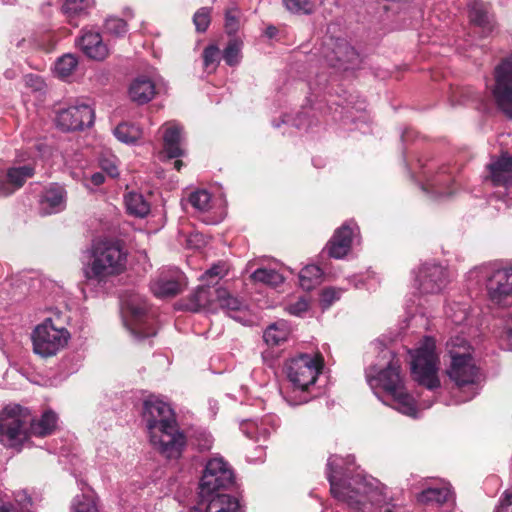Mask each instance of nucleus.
I'll return each instance as SVG.
<instances>
[{
    "label": "nucleus",
    "mask_w": 512,
    "mask_h": 512,
    "mask_svg": "<svg viewBox=\"0 0 512 512\" xmlns=\"http://www.w3.org/2000/svg\"><path fill=\"white\" fill-rule=\"evenodd\" d=\"M420 179L424 191L437 196H449L454 191L451 186L456 181L455 170L447 165L438 166L435 163H430L426 167H422Z\"/></svg>",
    "instance_id": "13"
},
{
    "label": "nucleus",
    "mask_w": 512,
    "mask_h": 512,
    "mask_svg": "<svg viewBox=\"0 0 512 512\" xmlns=\"http://www.w3.org/2000/svg\"><path fill=\"white\" fill-rule=\"evenodd\" d=\"M151 268V264L144 250H136L133 255L130 254V271L132 270L136 277H142Z\"/></svg>",
    "instance_id": "38"
},
{
    "label": "nucleus",
    "mask_w": 512,
    "mask_h": 512,
    "mask_svg": "<svg viewBox=\"0 0 512 512\" xmlns=\"http://www.w3.org/2000/svg\"><path fill=\"white\" fill-rule=\"evenodd\" d=\"M104 32L115 37H122L127 31V23L123 18L110 15L105 19L103 25Z\"/></svg>",
    "instance_id": "41"
},
{
    "label": "nucleus",
    "mask_w": 512,
    "mask_h": 512,
    "mask_svg": "<svg viewBox=\"0 0 512 512\" xmlns=\"http://www.w3.org/2000/svg\"><path fill=\"white\" fill-rule=\"evenodd\" d=\"M416 283L422 294L439 293L449 283L448 270L438 263H425L419 268Z\"/></svg>",
    "instance_id": "15"
},
{
    "label": "nucleus",
    "mask_w": 512,
    "mask_h": 512,
    "mask_svg": "<svg viewBox=\"0 0 512 512\" xmlns=\"http://www.w3.org/2000/svg\"><path fill=\"white\" fill-rule=\"evenodd\" d=\"M23 80L25 86L34 92L42 91L45 87L43 79L38 75L28 74L24 76Z\"/></svg>",
    "instance_id": "53"
},
{
    "label": "nucleus",
    "mask_w": 512,
    "mask_h": 512,
    "mask_svg": "<svg viewBox=\"0 0 512 512\" xmlns=\"http://www.w3.org/2000/svg\"><path fill=\"white\" fill-rule=\"evenodd\" d=\"M101 168L111 177L119 175L118 167L114 159L103 158L100 160Z\"/></svg>",
    "instance_id": "54"
},
{
    "label": "nucleus",
    "mask_w": 512,
    "mask_h": 512,
    "mask_svg": "<svg viewBox=\"0 0 512 512\" xmlns=\"http://www.w3.org/2000/svg\"><path fill=\"white\" fill-rule=\"evenodd\" d=\"M376 348L380 350V359L369 366L366 371V379L371 389H382L393 398L394 407L400 413L416 417L417 407L415 399L404 391L403 378L400 364L393 352L377 341Z\"/></svg>",
    "instance_id": "5"
},
{
    "label": "nucleus",
    "mask_w": 512,
    "mask_h": 512,
    "mask_svg": "<svg viewBox=\"0 0 512 512\" xmlns=\"http://www.w3.org/2000/svg\"><path fill=\"white\" fill-rule=\"evenodd\" d=\"M163 149L168 158H178L184 155L182 149V127L176 122H168L162 126Z\"/></svg>",
    "instance_id": "28"
},
{
    "label": "nucleus",
    "mask_w": 512,
    "mask_h": 512,
    "mask_svg": "<svg viewBox=\"0 0 512 512\" xmlns=\"http://www.w3.org/2000/svg\"><path fill=\"white\" fill-rule=\"evenodd\" d=\"M283 123L291 124L292 126H295L298 129L305 130H308L312 125V121L310 119L308 111H301L295 117L285 115Z\"/></svg>",
    "instance_id": "48"
},
{
    "label": "nucleus",
    "mask_w": 512,
    "mask_h": 512,
    "mask_svg": "<svg viewBox=\"0 0 512 512\" xmlns=\"http://www.w3.org/2000/svg\"><path fill=\"white\" fill-rule=\"evenodd\" d=\"M502 337H504L509 342L507 348L509 350H512V327L511 326H508L505 328Z\"/></svg>",
    "instance_id": "59"
},
{
    "label": "nucleus",
    "mask_w": 512,
    "mask_h": 512,
    "mask_svg": "<svg viewBox=\"0 0 512 512\" xmlns=\"http://www.w3.org/2000/svg\"><path fill=\"white\" fill-rule=\"evenodd\" d=\"M285 373L292 385L294 393H301L299 398L284 396L290 405H299L309 401L307 395L309 388L315 384L322 369V362L318 356L300 354L286 361Z\"/></svg>",
    "instance_id": "9"
},
{
    "label": "nucleus",
    "mask_w": 512,
    "mask_h": 512,
    "mask_svg": "<svg viewBox=\"0 0 512 512\" xmlns=\"http://www.w3.org/2000/svg\"><path fill=\"white\" fill-rule=\"evenodd\" d=\"M435 349V340L431 337H424L419 346L410 351L412 376L415 381L429 390L440 386L437 376L439 359Z\"/></svg>",
    "instance_id": "10"
},
{
    "label": "nucleus",
    "mask_w": 512,
    "mask_h": 512,
    "mask_svg": "<svg viewBox=\"0 0 512 512\" xmlns=\"http://www.w3.org/2000/svg\"><path fill=\"white\" fill-rule=\"evenodd\" d=\"M354 286H355L356 288H361V287L363 286V283H362L361 281H359V282H356V283L354 284Z\"/></svg>",
    "instance_id": "64"
},
{
    "label": "nucleus",
    "mask_w": 512,
    "mask_h": 512,
    "mask_svg": "<svg viewBox=\"0 0 512 512\" xmlns=\"http://www.w3.org/2000/svg\"><path fill=\"white\" fill-rule=\"evenodd\" d=\"M182 166H183V162H182L181 160H176V161L174 162V168H175L176 170H178V171H179V170L181 169V167H182Z\"/></svg>",
    "instance_id": "61"
},
{
    "label": "nucleus",
    "mask_w": 512,
    "mask_h": 512,
    "mask_svg": "<svg viewBox=\"0 0 512 512\" xmlns=\"http://www.w3.org/2000/svg\"><path fill=\"white\" fill-rule=\"evenodd\" d=\"M471 285L486 284L489 299L498 306L512 304V266L498 267L487 263L476 266L467 273Z\"/></svg>",
    "instance_id": "8"
},
{
    "label": "nucleus",
    "mask_w": 512,
    "mask_h": 512,
    "mask_svg": "<svg viewBox=\"0 0 512 512\" xmlns=\"http://www.w3.org/2000/svg\"><path fill=\"white\" fill-rule=\"evenodd\" d=\"M287 10L298 14H311L314 10V4L309 0H284Z\"/></svg>",
    "instance_id": "47"
},
{
    "label": "nucleus",
    "mask_w": 512,
    "mask_h": 512,
    "mask_svg": "<svg viewBox=\"0 0 512 512\" xmlns=\"http://www.w3.org/2000/svg\"><path fill=\"white\" fill-rule=\"evenodd\" d=\"M188 202L198 212H207L212 207V196L205 189H198L190 193Z\"/></svg>",
    "instance_id": "36"
},
{
    "label": "nucleus",
    "mask_w": 512,
    "mask_h": 512,
    "mask_svg": "<svg viewBox=\"0 0 512 512\" xmlns=\"http://www.w3.org/2000/svg\"><path fill=\"white\" fill-rule=\"evenodd\" d=\"M66 207V191L64 187L52 184L41 194L38 211L43 216L59 213Z\"/></svg>",
    "instance_id": "23"
},
{
    "label": "nucleus",
    "mask_w": 512,
    "mask_h": 512,
    "mask_svg": "<svg viewBox=\"0 0 512 512\" xmlns=\"http://www.w3.org/2000/svg\"><path fill=\"white\" fill-rule=\"evenodd\" d=\"M94 117V110L89 105L79 104L60 110L56 122L63 131H75L91 126Z\"/></svg>",
    "instance_id": "17"
},
{
    "label": "nucleus",
    "mask_w": 512,
    "mask_h": 512,
    "mask_svg": "<svg viewBox=\"0 0 512 512\" xmlns=\"http://www.w3.org/2000/svg\"><path fill=\"white\" fill-rule=\"evenodd\" d=\"M151 203L141 193L130 192V216L145 218L150 214Z\"/></svg>",
    "instance_id": "34"
},
{
    "label": "nucleus",
    "mask_w": 512,
    "mask_h": 512,
    "mask_svg": "<svg viewBox=\"0 0 512 512\" xmlns=\"http://www.w3.org/2000/svg\"><path fill=\"white\" fill-rule=\"evenodd\" d=\"M127 255L124 242L121 240H94L81 258V271L85 283L97 289H104L112 278L126 270Z\"/></svg>",
    "instance_id": "3"
},
{
    "label": "nucleus",
    "mask_w": 512,
    "mask_h": 512,
    "mask_svg": "<svg viewBox=\"0 0 512 512\" xmlns=\"http://www.w3.org/2000/svg\"><path fill=\"white\" fill-rule=\"evenodd\" d=\"M136 299L130 294V334L136 341H143L156 335L154 318L148 314L147 305H136Z\"/></svg>",
    "instance_id": "16"
},
{
    "label": "nucleus",
    "mask_w": 512,
    "mask_h": 512,
    "mask_svg": "<svg viewBox=\"0 0 512 512\" xmlns=\"http://www.w3.org/2000/svg\"><path fill=\"white\" fill-rule=\"evenodd\" d=\"M142 419L153 448L167 459H178L187 441L171 406L151 397L143 403Z\"/></svg>",
    "instance_id": "2"
},
{
    "label": "nucleus",
    "mask_w": 512,
    "mask_h": 512,
    "mask_svg": "<svg viewBox=\"0 0 512 512\" xmlns=\"http://www.w3.org/2000/svg\"><path fill=\"white\" fill-rule=\"evenodd\" d=\"M322 276V271L317 265H307L299 273V283L304 290H311Z\"/></svg>",
    "instance_id": "35"
},
{
    "label": "nucleus",
    "mask_w": 512,
    "mask_h": 512,
    "mask_svg": "<svg viewBox=\"0 0 512 512\" xmlns=\"http://www.w3.org/2000/svg\"><path fill=\"white\" fill-rule=\"evenodd\" d=\"M225 28L228 34H235L240 28V10L230 7L225 13Z\"/></svg>",
    "instance_id": "45"
},
{
    "label": "nucleus",
    "mask_w": 512,
    "mask_h": 512,
    "mask_svg": "<svg viewBox=\"0 0 512 512\" xmlns=\"http://www.w3.org/2000/svg\"><path fill=\"white\" fill-rule=\"evenodd\" d=\"M234 484V473L221 457L211 458L199 483V502L189 512H241L238 497L225 493Z\"/></svg>",
    "instance_id": "4"
},
{
    "label": "nucleus",
    "mask_w": 512,
    "mask_h": 512,
    "mask_svg": "<svg viewBox=\"0 0 512 512\" xmlns=\"http://www.w3.org/2000/svg\"><path fill=\"white\" fill-rule=\"evenodd\" d=\"M241 47V42L236 39H232L228 42L223 52V58L229 66L239 64L241 60Z\"/></svg>",
    "instance_id": "42"
},
{
    "label": "nucleus",
    "mask_w": 512,
    "mask_h": 512,
    "mask_svg": "<svg viewBox=\"0 0 512 512\" xmlns=\"http://www.w3.org/2000/svg\"><path fill=\"white\" fill-rule=\"evenodd\" d=\"M496 512H512V494L506 495Z\"/></svg>",
    "instance_id": "58"
},
{
    "label": "nucleus",
    "mask_w": 512,
    "mask_h": 512,
    "mask_svg": "<svg viewBox=\"0 0 512 512\" xmlns=\"http://www.w3.org/2000/svg\"><path fill=\"white\" fill-rule=\"evenodd\" d=\"M227 265L225 262H218L207 269L200 277L202 281L212 283L214 280L220 279L227 274Z\"/></svg>",
    "instance_id": "46"
},
{
    "label": "nucleus",
    "mask_w": 512,
    "mask_h": 512,
    "mask_svg": "<svg viewBox=\"0 0 512 512\" xmlns=\"http://www.w3.org/2000/svg\"><path fill=\"white\" fill-rule=\"evenodd\" d=\"M251 278L255 282H261L270 286H278L283 283L284 277L276 270L269 268H258L256 269Z\"/></svg>",
    "instance_id": "37"
},
{
    "label": "nucleus",
    "mask_w": 512,
    "mask_h": 512,
    "mask_svg": "<svg viewBox=\"0 0 512 512\" xmlns=\"http://www.w3.org/2000/svg\"><path fill=\"white\" fill-rule=\"evenodd\" d=\"M451 359L447 370L449 378L467 393L463 401L473 399L480 391L481 373L470 354V347L465 338L457 336L447 343Z\"/></svg>",
    "instance_id": "7"
},
{
    "label": "nucleus",
    "mask_w": 512,
    "mask_h": 512,
    "mask_svg": "<svg viewBox=\"0 0 512 512\" xmlns=\"http://www.w3.org/2000/svg\"><path fill=\"white\" fill-rule=\"evenodd\" d=\"M156 94L155 83L146 76L136 78L130 83V101L139 105L150 102Z\"/></svg>",
    "instance_id": "29"
},
{
    "label": "nucleus",
    "mask_w": 512,
    "mask_h": 512,
    "mask_svg": "<svg viewBox=\"0 0 512 512\" xmlns=\"http://www.w3.org/2000/svg\"><path fill=\"white\" fill-rule=\"evenodd\" d=\"M491 95L497 108L512 119V54L495 67Z\"/></svg>",
    "instance_id": "12"
},
{
    "label": "nucleus",
    "mask_w": 512,
    "mask_h": 512,
    "mask_svg": "<svg viewBox=\"0 0 512 512\" xmlns=\"http://www.w3.org/2000/svg\"><path fill=\"white\" fill-rule=\"evenodd\" d=\"M216 306L218 305L221 309L235 321L240 322L243 325L252 324L251 313L244 301L231 295L225 288L218 287L216 290Z\"/></svg>",
    "instance_id": "20"
},
{
    "label": "nucleus",
    "mask_w": 512,
    "mask_h": 512,
    "mask_svg": "<svg viewBox=\"0 0 512 512\" xmlns=\"http://www.w3.org/2000/svg\"><path fill=\"white\" fill-rule=\"evenodd\" d=\"M416 498L418 503L432 512H453L456 507L454 491L446 482L425 487Z\"/></svg>",
    "instance_id": "14"
},
{
    "label": "nucleus",
    "mask_w": 512,
    "mask_h": 512,
    "mask_svg": "<svg viewBox=\"0 0 512 512\" xmlns=\"http://www.w3.org/2000/svg\"><path fill=\"white\" fill-rule=\"evenodd\" d=\"M120 398H121L122 402L124 403V402H125V398H126V393H125V391H122V392L120 393Z\"/></svg>",
    "instance_id": "63"
},
{
    "label": "nucleus",
    "mask_w": 512,
    "mask_h": 512,
    "mask_svg": "<svg viewBox=\"0 0 512 512\" xmlns=\"http://www.w3.org/2000/svg\"><path fill=\"white\" fill-rule=\"evenodd\" d=\"M114 136L123 143H128V125L126 123H120L115 127Z\"/></svg>",
    "instance_id": "56"
},
{
    "label": "nucleus",
    "mask_w": 512,
    "mask_h": 512,
    "mask_svg": "<svg viewBox=\"0 0 512 512\" xmlns=\"http://www.w3.org/2000/svg\"><path fill=\"white\" fill-rule=\"evenodd\" d=\"M71 176L82 182L83 185L88 188L92 189L93 187H98L104 183V175L100 172H96L90 176H88L85 172H78L76 170L71 172Z\"/></svg>",
    "instance_id": "43"
},
{
    "label": "nucleus",
    "mask_w": 512,
    "mask_h": 512,
    "mask_svg": "<svg viewBox=\"0 0 512 512\" xmlns=\"http://www.w3.org/2000/svg\"><path fill=\"white\" fill-rule=\"evenodd\" d=\"M277 427L278 418L272 414L257 419H246L240 423L241 431L255 441L267 440Z\"/></svg>",
    "instance_id": "22"
},
{
    "label": "nucleus",
    "mask_w": 512,
    "mask_h": 512,
    "mask_svg": "<svg viewBox=\"0 0 512 512\" xmlns=\"http://www.w3.org/2000/svg\"><path fill=\"white\" fill-rule=\"evenodd\" d=\"M69 339L66 328L56 326L51 318H47L33 331V350L42 357H52L65 348Z\"/></svg>",
    "instance_id": "11"
},
{
    "label": "nucleus",
    "mask_w": 512,
    "mask_h": 512,
    "mask_svg": "<svg viewBox=\"0 0 512 512\" xmlns=\"http://www.w3.org/2000/svg\"><path fill=\"white\" fill-rule=\"evenodd\" d=\"M120 314H121L123 326L127 327L128 326V318L126 315V308H125L124 304H121V306H120Z\"/></svg>",
    "instance_id": "60"
},
{
    "label": "nucleus",
    "mask_w": 512,
    "mask_h": 512,
    "mask_svg": "<svg viewBox=\"0 0 512 512\" xmlns=\"http://www.w3.org/2000/svg\"><path fill=\"white\" fill-rule=\"evenodd\" d=\"M342 291V289L334 287L323 289L319 298L321 308L324 310L328 309L335 301L340 299Z\"/></svg>",
    "instance_id": "49"
},
{
    "label": "nucleus",
    "mask_w": 512,
    "mask_h": 512,
    "mask_svg": "<svg viewBox=\"0 0 512 512\" xmlns=\"http://www.w3.org/2000/svg\"><path fill=\"white\" fill-rule=\"evenodd\" d=\"M326 475L332 496L355 512H408L385 485L356 467L351 455L330 456Z\"/></svg>",
    "instance_id": "1"
},
{
    "label": "nucleus",
    "mask_w": 512,
    "mask_h": 512,
    "mask_svg": "<svg viewBox=\"0 0 512 512\" xmlns=\"http://www.w3.org/2000/svg\"><path fill=\"white\" fill-rule=\"evenodd\" d=\"M309 308V304L306 299L299 298L296 302L290 303L285 307V310L294 316H303Z\"/></svg>",
    "instance_id": "52"
},
{
    "label": "nucleus",
    "mask_w": 512,
    "mask_h": 512,
    "mask_svg": "<svg viewBox=\"0 0 512 512\" xmlns=\"http://www.w3.org/2000/svg\"><path fill=\"white\" fill-rule=\"evenodd\" d=\"M76 45L88 58L97 61L104 60L109 53L100 33L91 30H83Z\"/></svg>",
    "instance_id": "24"
},
{
    "label": "nucleus",
    "mask_w": 512,
    "mask_h": 512,
    "mask_svg": "<svg viewBox=\"0 0 512 512\" xmlns=\"http://www.w3.org/2000/svg\"><path fill=\"white\" fill-rule=\"evenodd\" d=\"M327 46L331 49V52L324 54L328 65L344 70L353 69L359 65L360 55L345 39H331V43Z\"/></svg>",
    "instance_id": "18"
},
{
    "label": "nucleus",
    "mask_w": 512,
    "mask_h": 512,
    "mask_svg": "<svg viewBox=\"0 0 512 512\" xmlns=\"http://www.w3.org/2000/svg\"><path fill=\"white\" fill-rule=\"evenodd\" d=\"M78 65V60L73 54H66L60 57L54 67V71L60 78L69 77Z\"/></svg>",
    "instance_id": "39"
},
{
    "label": "nucleus",
    "mask_w": 512,
    "mask_h": 512,
    "mask_svg": "<svg viewBox=\"0 0 512 512\" xmlns=\"http://www.w3.org/2000/svg\"><path fill=\"white\" fill-rule=\"evenodd\" d=\"M210 9L202 7L196 11L193 17V23L198 32H205L210 24Z\"/></svg>",
    "instance_id": "50"
},
{
    "label": "nucleus",
    "mask_w": 512,
    "mask_h": 512,
    "mask_svg": "<svg viewBox=\"0 0 512 512\" xmlns=\"http://www.w3.org/2000/svg\"><path fill=\"white\" fill-rule=\"evenodd\" d=\"M445 313L455 325H463L471 320V307L468 302H452Z\"/></svg>",
    "instance_id": "33"
},
{
    "label": "nucleus",
    "mask_w": 512,
    "mask_h": 512,
    "mask_svg": "<svg viewBox=\"0 0 512 512\" xmlns=\"http://www.w3.org/2000/svg\"><path fill=\"white\" fill-rule=\"evenodd\" d=\"M289 333L286 322L279 321L267 327L264 331L263 339L270 346H278L287 340Z\"/></svg>",
    "instance_id": "32"
},
{
    "label": "nucleus",
    "mask_w": 512,
    "mask_h": 512,
    "mask_svg": "<svg viewBox=\"0 0 512 512\" xmlns=\"http://www.w3.org/2000/svg\"><path fill=\"white\" fill-rule=\"evenodd\" d=\"M487 169L486 182H490L492 186L504 188L505 190L512 187V156L503 155L498 159L492 160L487 165Z\"/></svg>",
    "instance_id": "21"
},
{
    "label": "nucleus",
    "mask_w": 512,
    "mask_h": 512,
    "mask_svg": "<svg viewBox=\"0 0 512 512\" xmlns=\"http://www.w3.org/2000/svg\"><path fill=\"white\" fill-rule=\"evenodd\" d=\"M72 512H98L94 495L92 493H83L77 495L72 502Z\"/></svg>",
    "instance_id": "40"
},
{
    "label": "nucleus",
    "mask_w": 512,
    "mask_h": 512,
    "mask_svg": "<svg viewBox=\"0 0 512 512\" xmlns=\"http://www.w3.org/2000/svg\"><path fill=\"white\" fill-rule=\"evenodd\" d=\"M58 417L51 410L33 420L30 411L20 405H8L0 412V442L9 448H20L31 435L44 437L51 434Z\"/></svg>",
    "instance_id": "6"
},
{
    "label": "nucleus",
    "mask_w": 512,
    "mask_h": 512,
    "mask_svg": "<svg viewBox=\"0 0 512 512\" xmlns=\"http://www.w3.org/2000/svg\"><path fill=\"white\" fill-rule=\"evenodd\" d=\"M33 174L34 169L30 166L12 167L6 172L0 171V197H6L14 193Z\"/></svg>",
    "instance_id": "25"
},
{
    "label": "nucleus",
    "mask_w": 512,
    "mask_h": 512,
    "mask_svg": "<svg viewBox=\"0 0 512 512\" xmlns=\"http://www.w3.org/2000/svg\"><path fill=\"white\" fill-rule=\"evenodd\" d=\"M213 439L210 434H201V440H199L197 446L201 451H208L212 448Z\"/></svg>",
    "instance_id": "57"
},
{
    "label": "nucleus",
    "mask_w": 512,
    "mask_h": 512,
    "mask_svg": "<svg viewBox=\"0 0 512 512\" xmlns=\"http://www.w3.org/2000/svg\"><path fill=\"white\" fill-rule=\"evenodd\" d=\"M468 8L471 23L480 27L484 33L492 32L494 20L488 7L480 0H471L468 4Z\"/></svg>",
    "instance_id": "30"
},
{
    "label": "nucleus",
    "mask_w": 512,
    "mask_h": 512,
    "mask_svg": "<svg viewBox=\"0 0 512 512\" xmlns=\"http://www.w3.org/2000/svg\"><path fill=\"white\" fill-rule=\"evenodd\" d=\"M359 228L353 221H347L339 227L327 244V251L330 257L335 259L344 258L350 251L351 246L358 235Z\"/></svg>",
    "instance_id": "19"
},
{
    "label": "nucleus",
    "mask_w": 512,
    "mask_h": 512,
    "mask_svg": "<svg viewBox=\"0 0 512 512\" xmlns=\"http://www.w3.org/2000/svg\"><path fill=\"white\" fill-rule=\"evenodd\" d=\"M123 201H124V204L128 207V194L127 193L123 194Z\"/></svg>",
    "instance_id": "62"
},
{
    "label": "nucleus",
    "mask_w": 512,
    "mask_h": 512,
    "mask_svg": "<svg viewBox=\"0 0 512 512\" xmlns=\"http://www.w3.org/2000/svg\"><path fill=\"white\" fill-rule=\"evenodd\" d=\"M217 288L209 285L199 286L185 300L184 307L191 312H199L201 310H216V293Z\"/></svg>",
    "instance_id": "27"
},
{
    "label": "nucleus",
    "mask_w": 512,
    "mask_h": 512,
    "mask_svg": "<svg viewBox=\"0 0 512 512\" xmlns=\"http://www.w3.org/2000/svg\"><path fill=\"white\" fill-rule=\"evenodd\" d=\"M15 502L17 506L11 503H7V505H11L17 512H28L32 505L31 498L26 491H20L16 493Z\"/></svg>",
    "instance_id": "51"
},
{
    "label": "nucleus",
    "mask_w": 512,
    "mask_h": 512,
    "mask_svg": "<svg viewBox=\"0 0 512 512\" xmlns=\"http://www.w3.org/2000/svg\"><path fill=\"white\" fill-rule=\"evenodd\" d=\"M95 6V0H64L62 12L68 21L77 26L80 18L86 17Z\"/></svg>",
    "instance_id": "31"
},
{
    "label": "nucleus",
    "mask_w": 512,
    "mask_h": 512,
    "mask_svg": "<svg viewBox=\"0 0 512 512\" xmlns=\"http://www.w3.org/2000/svg\"><path fill=\"white\" fill-rule=\"evenodd\" d=\"M184 285V275L173 270L169 275L162 273L151 283V291L158 298L174 297L179 294Z\"/></svg>",
    "instance_id": "26"
},
{
    "label": "nucleus",
    "mask_w": 512,
    "mask_h": 512,
    "mask_svg": "<svg viewBox=\"0 0 512 512\" xmlns=\"http://www.w3.org/2000/svg\"><path fill=\"white\" fill-rule=\"evenodd\" d=\"M220 61V51L215 45L207 46L203 51V64L205 69L214 71Z\"/></svg>",
    "instance_id": "44"
},
{
    "label": "nucleus",
    "mask_w": 512,
    "mask_h": 512,
    "mask_svg": "<svg viewBox=\"0 0 512 512\" xmlns=\"http://www.w3.org/2000/svg\"><path fill=\"white\" fill-rule=\"evenodd\" d=\"M143 137V129L139 125L130 124V144H140Z\"/></svg>",
    "instance_id": "55"
}]
</instances>
